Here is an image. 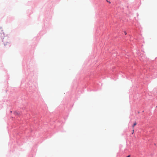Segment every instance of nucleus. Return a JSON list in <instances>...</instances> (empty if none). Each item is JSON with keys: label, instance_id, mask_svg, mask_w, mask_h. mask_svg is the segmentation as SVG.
Returning <instances> with one entry per match:
<instances>
[{"label": "nucleus", "instance_id": "nucleus-1", "mask_svg": "<svg viewBox=\"0 0 157 157\" xmlns=\"http://www.w3.org/2000/svg\"><path fill=\"white\" fill-rule=\"evenodd\" d=\"M136 124H137V123H136V122H135L134 123V124H133V126H132V128H134V126H135Z\"/></svg>", "mask_w": 157, "mask_h": 157}, {"label": "nucleus", "instance_id": "nucleus-2", "mask_svg": "<svg viewBox=\"0 0 157 157\" xmlns=\"http://www.w3.org/2000/svg\"><path fill=\"white\" fill-rule=\"evenodd\" d=\"M134 129H133V130H132V134H133V133H134Z\"/></svg>", "mask_w": 157, "mask_h": 157}, {"label": "nucleus", "instance_id": "nucleus-4", "mask_svg": "<svg viewBox=\"0 0 157 157\" xmlns=\"http://www.w3.org/2000/svg\"><path fill=\"white\" fill-rule=\"evenodd\" d=\"M124 33H125V34L126 35V33L125 32H124Z\"/></svg>", "mask_w": 157, "mask_h": 157}, {"label": "nucleus", "instance_id": "nucleus-3", "mask_svg": "<svg viewBox=\"0 0 157 157\" xmlns=\"http://www.w3.org/2000/svg\"><path fill=\"white\" fill-rule=\"evenodd\" d=\"M127 157H130V155H128V156H127Z\"/></svg>", "mask_w": 157, "mask_h": 157}]
</instances>
